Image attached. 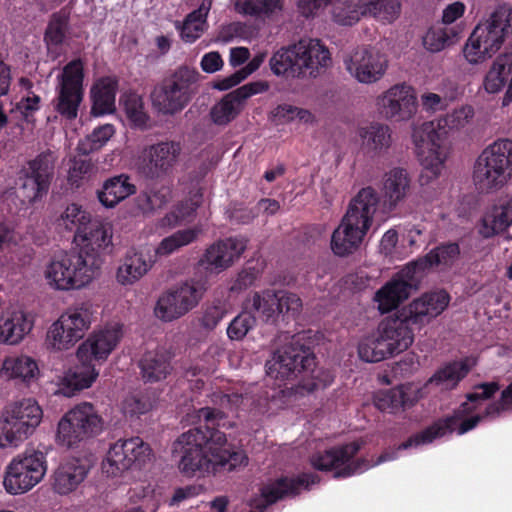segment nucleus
Returning <instances> with one entry per match:
<instances>
[{"mask_svg": "<svg viewBox=\"0 0 512 512\" xmlns=\"http://www.w3.org/2000/svg\"><path fill=\"white\" fill-rule=\"evenodd\" d=\"M43 410L33 398H22L5 405L0 424V448L17 447L40 425Z\"/></svg>", "mask_w": 512, "mask_h": 512, "instance_id": "nucleus-9", "label": "nucleus"}, {"mask_svg": "<svg viewBox=\"0 0 512 512\" xmlns=\"http://www.w3.org/2000/svg\"><path fill=\"white\" fill-rule=\"evenodd\" d=\"M181 147L176 142H160L145 150L142 161L143 174L151 179L166 175L175 164Z\"/></svg>", "mask_w": 512, "mask_h": 512, "instance_id": "nucleus-24", "label": "nucleus"}, {"mask_svg": "<svg viewBox=\"0 0 512 512\" xmlns=\"http://www.w3.org/2000/svg\"><path fill=\"white\" fill-rule=\"evenodd\" d=\"M283 0H235V11L244 16H269L281 11Z\"/></svg>", "mask_w": 512, "mask_h": 512, "instance_id": "nucleus-52", "label": "nucleus"}, {"mask_svg": "<svg viewBox=\"0 0 512 512\" xmlns=\"http://www.w3.org/2000/svg\"><path fill=\"white\" fill-rule=\"evenodd\" d=\"M68 415L82 430L85 429L89 438L97 436L103 430L104 421L91 403L83 402L76 405L68 411Z\"/></svg>", "mask_w": 512, "mask_h": 512, "instance_id": "nucleus-46", "label": "nucleus"}, {"mask_svg": "<svg viewBox=\"0 0 512 512\" xmlns=\"http://www.w3.org/2000/svg\"><path fill=\"white\" fill-rule=\"evenodd\" d=\"M57 439L61 445L73 448L90 438L86 435L85 429L82 430L66 412L58 423Z\"/></svg>", "mask_w": 512, "mask_h": 512, "instance_id": "nucleus-54", "label": "nucleus"}, {"mask_svg": "<svg viewBox=\"0 0 512 512\" xmlns=\"http://www.w3.org/2000/svg\"><path fill=\"white\" fill-rule=\"evenodd\" d=\"M362 441H352L343 445L334 446L323 452H317L310 458L313 468L319 471H333V477L336 479H344L363 473L374 465L381 464L385 461L393 460L395 452L382 453L374 464L366 458H357L355 456L362 448Z\"/></svg>", "mask_w": 512, "mask_h": 512, "instance_id": "nucleus-8", "label": "nucleus"}, {"mask_svg": "<svg viewBox=\"0 0 512 512\" xmlns=\"http://www.w3.org/2000/svg\"><path fill=\"white\" fill-rule=\"evenodd\" d=\"M68 29V18L59 13H54L46 27L44 42L49 55L53 59L59 56V48L64 43Z\"/></svg>", "mask_w": 512, "mask_h": 512, "instance_id": "nucleus-47", "label": "nucleus"}, {"mask_svg": "<svg viewBox=\"0 0 512 512\" xmlns=\"http://www.w3.org/2000/svg\"><path fill=\"white\" fill-rule=\"evenodd\" d=\"M367 16L379 21L392 23L401 13V3L398 0H365Z\"/></svg>", "mask_w": 512, "mask_h": 512, "instance_id": "nucleus-57", "label": "nucleus"}, {"mask_svg": "<svg viewBox=\"0 0 512 512\" xmlns=\"http://www.w3.org/2000/svg\"><path fill=\"white\" fill-rule=\"evenodd\" d=\"M421 397L422 392L419 388L411 384L401 385L375 393L374 405L382 412L394 414L413 407Z\"/></svg>", "mask_w": 512, "mask_h": 512, "instance_id": "nucleus-29", "label": "nucleus"}, {"mask_svg": "<svg viewBox=\"0 0 512 512\" xmlns=\"http://www.w3.org/2000/svg\"><path fill=\"white\" fill-rule=\"evenodd\" d=\"M411 179L404 168L395 167L384 174L383 196L390 209L401 202L410 190Z\"/></svg>", "mask_w": 512, "mask_h": 512, "instance_id": "nucleus-39", "label": "nucleus"}, {"mask_svg": "<svg viewBox=\"0 0 512 512\" xmlns=\"http://www.w3.org/2000/svg\"><path fill=\"white\" fill-rule=\"evenodd\" d=\"M88 467L80 459H69L61 462L53 474L52 487L60 495H67L84 481Z\"/></svg>", "mask_w": 512, "mask_h": 512, "instance_id": "nucleus-33", "label": "nucleus"}, {"mask_svg": "<svg viewBox=\"0 0 512 512\" xmlns=\"http://www.w3.org/2000/svg\"><path fill=\"white\" fill-rule=\"evenodd\" d=\"M136 193V186L126 174L106 179L97 191L99 202L106 208H114L121 201Z\"/></svg>", "mask_w": 512, "mask_h": 512, "instance_id": "nucleus-36", "label": "nucleus"}, {"mask_svg": "<svg viewBox=\"0 0 512 512\" xmlns=\"http://www.w3.org/2000/svg\"><path fill=\"white\" fill-rule=\"evenodd\" d=\"M343 64L358 82L371 84L383 77L388 67V60L376 49L360 48L346 55Z\"/></svg>", "mask_w": 512, "mask_h": 512, "instance_id": "nucleus-21", "label": "nucleus"}, {"mask_svg": "<svg viewBox=\"0 0 512 512\" xmlns=\"http://www.w3.org/2000/svg\"><path fill=\"white\" fill-rule=\"evenodd\" d=\"M211 6L212 0H203L197 9L186 15L183 22H176V29L183 42L192 44L203 35L208 27L207 17Z\"/></svg>", "mask_w": 512, "mask_h": 512, "instance_id": "nucleus-38", "label": "nucleus"}, {"mask_svg": "<svg viewBox=\"0 0 512 512\" xmlns=\"http://www.w3.org/2000/svg\"><path fill=\"white\" fill-rule=\"evenodd\" d=\"M471 370L468 358L451 361L440 367L429 379V383L444 389H455Z\"/></svg>", "mask_w": 512, "mask_h": 512, "instance_id": "nucleus-43", "label": "nucleus"}, {"mask_svg": "<svg viewBox=\"0 0 512 512\" xmlns=\"http://www.w3.org/2000/svg\"><path fill=\"white\" fill-rule=\"evenodd\" d=\"M204 421L197 427L181 434L173 443V453H181L179 470L187 477L230 472L246 464L247 456L227 443L226 434L215 428L222 413L204 407L198 411Z\"/></svg>", "mask_w": 512, "mask_h": 512, "instance_id": "nucleus-1", "label": "nucleus"}, {"mask_svg": "<svg viewBox=\"0 0 512 512\" xmlns=\"http://www.w3.org/2000/svg\"><path fill=\"white\" fill-rule=\"evenodd\" d=\"M59 86L53 101L54 108L63 118L74 120L83 100L84 64L80 58L67 63L58 77Z\"/></svg>", "mask_w": 512, "mask_h": 512, "instance_id": "nucleus-15", "label": "nucleus"}, {"mask_svg": "<svg viewBox=\"0 0 512 512\" xmlns=\"http://www.w3.org/2000/svg\"><path fill=\"white\" fill-rule=\"evenodd\" d=\"M297 48L302 75L316 77L320 69L331 64L330 52L319 39L300 40Z\"/></svg>", "mask_w": 512, "mask_h": 512, "instance_id": "nucleus-32", "label": "nucleus"}, {"mask_svg": "<svg viewBox=\"0 0 512 512\" xmlns=\"http://www.w3.org/2000/svg\"><path fill=\"white\" fill-rule=\"evenodd\" d=\"M250 303L252 310L266 323H274L280 315L294 318L302 306L296 294L271 289L255 292Z\"/></svg>", "mask_w": 512, "mask_h": 512, "instance_id": "nucleus-19", "label": "nucleus"}, {"mask_svg": "<svg viewBox=\"0 0 512 512\" xmlns=\"http://www.w3.org/2000/svg\"><path fill=\"white\" fill-rule=\"evenodd\" d=\"M450 296L446 291L426 293L382 320L378 333L392 355L407 350L414 341V329H420L441 314L448 306Z\"/></svg>", "mask_w": 512, "mask_h": 512, "instance_id": "nucleus-2", "label": "nucleus"}, {"mask_svg": "<svg viewBox=\"0 0 512 512\" xmlns=\"http://www.w3.org/2000/svg\"><path fill=\"white\" fill-rule=\"evenodd\" d=\"M315 366L314 352L295 336L290 343L276 349L265 364L267 375L280 382L292 380L301 372H312Z\"/></svg>", "mask_w": 512, "mask_h": 512, "instance_id": "nucleus-11", "label": "nucleus"}, {"mask_svg": "<svg viewBox=\"0 0 512 512\" xmlns=\"http://www.w3.org/2000/svg\"><path fill=\"white\" fill-rule=\"evenodd\" d=\"M199 72L182 65L156 85L151 93L153 106L164 115L181 112L198 90Z\"/></svg>", "mask_w": 512, "mask_h": 512, "instance_id": "nucleus-7", "label": "nucleus"}, {"mask_svg": "<svg viewBox=\"0 0 512 512\" xmlns=\"http://www.w3.org/2000/svg\"><path fill=\"white\" fill-rule=\"evenodd\" d=\"M380 114L391 121H407L417 111V99L410 86L394 85L377 99Z\"/></svg>", "mask_w": 512, "mask_h": 512, "instance_id": "nucleus-22", "label": "nucleus"}, {"mask_svg": "<svg viewBox=\"0 0 512 512\" xmlns=\"http://www.w3.org/2000/svg\"><path fill=\"white\" fill-rule=\"evenodd\" d=\"M55 157L47 150L27 162L18 177L19 192L24 199L33 203L45 196L54 177Z\"/></svg>", "mask_w": 512, "mask_h": 512, "instance_id": "nucleus-16", "label": "nucleus"}, {"mask_svg": "<svg viewBox=\"0 0 512 512\" xmlns=\"http://www.w3.org/2000/svg\"><path fill=\"white\" fill-rule=\"evenodd\" d=\"M512 72V46L500 54L484 78V89L488 93H497L505 85Z\"/></svg>", "mask_w": 512, "mask_h": 512, "instance_id": "nucleus-44", "label": "nucleus"}, {"mask_svg": "<svg viewBox=\"0 0 512 512\" xmlns=\"http://www.w3.org/2000/svg\"><path fill=\"white\" fill-rule=\"evenodd\" d=\"M171 193L169 186L155 185L149 190L141 192L136 197V207L143 215L151 214L156 209L164 207L170 201Z\"/></svg>", "mask_w": 512, "mask_h": 512, "instance_id": "nucleus-48", "label": "nucleus"}, {"mask_svg": "<svg viewBox=\"0 0 512 512\" xmlns=\"http://www.w3.org/2000/svg\"><path fill=\"white\" fill-rule=\"evenodd\" d=\"M256 325V317L248 311L239 313L229 324L227 336L231 340H242Z\"/></svg>", "mask_w": 512, "mask_h": 512, "instance_id": "nucleus-63", "label": "nucleus"}, {"mask_svg": "<svg viewBox=\"0 0 512 512\" xmlns=\"http://www.w3.org/2000/svg\"><path fill=\"white\" fill-rule=\"evenodd\" d=\"M122 101L124 112L132 126L140 129L146 128L149 115L145 112L142 97L136 93H127Z\"/></svg>", "mask_w": 512, "mask_h": 512, "instance_id": "nucleus-58", "label": "nucleus"}, {"mask_svg": "<svg viewBox=\"0 0 512 512\" xmlns=\"http://www.w3.org/2000/svg\"><path fill=\"white\" fill-rule=\"evenodd\" d=\"M112 236L110 224L92 220L87 225V229L78 235L82 243L79 252L85 254V257L97 256L100 269L103 264V255L110 253L113 249Z\"/></svg>", "mask_w": 512, "mask_h": 512, "instance_id": "nucleus-27", "label": "nucleus"}, {"mask_svg": "<svg viewBox=\"0 0 512 512\" xmlns=\"http://www.w3.org/2000/svg\"><path fill=\"white\" fill-rule=\"evenodd\" d=\"M93 169L94 164L91 159L88 158V154H82L79 157H75L72 160V164L68 172V181L71 186L79 188L82 181L91 176Z\"/></svg>", "mask_w": 512, "mask_h": 512, "instance_id": "nucleus-61", "label": "nucleus"}, {"mask_svg": "<svg viewBox=\"0 0 512 512\" xmlns=\"http://www.w3.org/2000/svg\"><path fill=\"white\" fill-rule=\"evenodd\" d=\"M204 286L199 282H185L163 293L155 307V315L162 321L171 322L190 310L200 301L204 293Z\"/></svg>", "mask_w": 512, "mask_h": 512, "instance_id": "nucleus-18", "label": "nucleus"}, {"mask_svg": "<svg viewBox=\"0 0 512 512\" xmlns=\"http://www.w3.org/2000/svg\"><path fill=\"white\" fill-rule=\"evenodd\" d=\"M20 83L22 87L27 90V93L15 104L12 103L10 109V119L14 125L23 129V124L36 123L35 115L41 109V97L32 91L33 83L27 78H21Z\"/></svg>", "mask_w": 512, "mask_h": 512, "instance_id": "nucleus-35", "label": "nucleus"}, {"mask_svg": "<svg viewBox=\"0 0 512 512\" xmlns=\"http://www.w3.org/2000/svg\"><path fill=\"white\" fill-rule=\"evenodd\" d=\"M171 355L164 349L145 352L139 360L138 367L144 383H157L165 380L172 372Z\"/></svg>", "mask_w": 512, "mask_h": 512, "instance_id": "nucleus-34", "label": "nucleus"}, {"mask_svg": "<svg viewBox=\"0 0 512 512\" xmlns=\"http://www.w3.org/2000/svg\"><path fill=\"white\" fill-rule=\"evenodd\" d=\"M511 33L512 8L501 6L472 31L463 49L466 60L471 64H478L491 58Z\"/></svg>", "mask_w": 512, "mask_h": 512, "instance_id": "nucleus-5", "label": "nucleus"}, {"mask_svg": "<svg viewBox=\"0 0 512 512\" xmlns=\"http://www.w3.org/2000/svg\"><path fill=\"white\" fill-rule=\"evenodd\" d=\"M297 44L282 47L269 60V66L273 74L285 77H301L302 68L299 63Z\"/></svg>", "mask_w": 512, "mask_h": 512, "instance_id": "nucleus-42", "label": "nucleus"}, {"mask_svg": "<svg viewBox=\"0 0 512 512\" xmlns=\"http://www.w3.org/2000/svg\"><path fill=\"white\" fill-rule=\"evenodd\" d=\"M197 237L193 229L179 230L164 238L157 246L155 252L159 256H168L177 249L192 243Z\"/></svg>", "mask_w": 512, "mask_h": 512, "instance_id": "nucleus-60", "label": "nucleus"}, {"mask_svg": "<svg viewBox=\"0 0 512 512\" xmlns=\"http://www.w3.org/2000/svg\"><path fill=\"white\" fill-rule=\"evenodd\" d=\"M358 355L365 362H380L393 356L381 336L371 335L361 339L358 344Z\"/></svg>", "mask_w": 512, "mask_h": 512, "instance_id": "nucleus-53", "label": "nucleus"}, {"mask_svg": "<svg viewBox=\"0 0 512 512\" xmlns=\"http://www.w3.org/2000/svg\"><path fill=\"white\" fill-rule=\"evenodd\" d=\"M365 146L372 151L381 152L391 146V129L388 125L382 123H371L359 131Z\"/></svg>", "mask_w": 512, "mask_h": 512, "instance_id": "nucleus-49", "label": "nucleus"}, {"mask_svg": "<svg viewBox=\"0 0 512 512\" xmlns=\"http://www.w3.org/2000/svg\"><path fill=\"white\" fill-rule=\"evenodd\" d=\"M153 407L151 398L142 393L127 396L122 404V410L126 417L139 418L149 412Z\"/></svg>", "mask_w": 512, "mask_h": 512, "instance_id": "nucleus-62", "label": "nucleus"}, {"mask_svg": "<svg viewBox=\"0 0 512 512\" xmlns=\"http://www.w3.org/2000/svg\"><path fill=\"white\" fill-rule=\"evenodd\" d=\"M475 390L466 395L467 403L470 406L478 407L481 401L488 400L499 390V384L496 382H488L476 385Z\"/></svg>", "mask_w": 512, "mask_h": 512, "instance_id": "nucleus-64", "label": "nucleus"}, {"mask_svg": "<svg viewBox=\"0 0 512 512\" xmlns=\"http://www.w3.org/2000/svg\"><path fill=\"white\" fill-rule=\"evenodd\" d=\"M247 247L244 238L230 237L208 247L199 265L209 270H223L238 259Z\"/></svg>", "mask_w": 512, "mask_h": 512, "instance_id": "nucleus-26", "label": "nucleus"}, {"mask_svg": "<svg viewBox=\"0 0 512 512\" xmlns=\"http://www.w3.org/2000/svg\"><path fill=\"white\" fill-rule=\"evenodd\" d=\"M92 311L89 307L70 308L50 327L47 338L53 348L68 349L82 339L89 329Z\"/></svg>", "mask_w": 512, "mask_h": 512, "instance_id": "nucleus-17", "label": "nucleus"}, {"mask_svg": "<svg viewBox=\"0 0 512 512\" xmlns=\"http://www.w3.org/2000/svg\"><path fill=\"white\" fill-rule=\"evenodd\" d=\"M460 253V246L457 242L440 243L426 255L409 262L403 273L413 278L433 267L451 268L458 261Z\"/></svg>", "mask_w": 512, "mask_h": 512, "instance_id": "nucleus-25", "label": "nucleus"}, {"mask_svg": "<svg viewBox=\"0 0 512 512\" xmlns=\"http://www.w3.org/2000/svg\"><path fill=\"white\" fill-rule=\"evenodd\" d=\"M365 0H345L333 6V20L342 26H352L367 16Z\"/></svg>", "mask_w": 512, "mask_h": 512, "instance_id": "nucleus-50", "label": "nucleus"}, {"mask_svg": "<svg viewBox=\"0 0 512 512\" xmlns=\"http://www.w3.org/2000/svg\"><path fill=\"white\" fill-rule=\"evenodd\" d=\"M122 336L120 327L107 328L91 335L77 350L79 360L104 361L115 349Z\"/></svg>", "mask_w": 512, "mask_h": 512, "instance_id": "nucleus-28", "label": "nucleus"}, {"mask_svg": "<svg viewBox=\"0 0 512 512\" xmlns=\"http://www.w3.org/2000/svg\"><path fill=\"white\" fill-rule=\"evenodd\" d=\"M152 267L150 257L134 250L128 251L117 269L116 279L122 285L139 281Z\"/></svg>", "mask_w": 512, "mask_h": 512, "instance_id": "nucleus-40", "label": "nucleus"}, {"mask_svg": "<svg viewBox=\"0 0 512 512\" xmlns=\"http://www.w3.org/2000/svg\"><path fill=\"white\" fill-rule=\"evenodd\" d=\"M379 200L377 191L371 186L362 188L351 200L331 236V249L336 256L346 257L360 247L372 225Z\"/></svg>", "mask_w": 512, "mask_h": 512, "instance_id": "nucleus-4", "label": "nucleus"}, {"mask_svg": "<svg viewBox=\"0 0 512 512\" xmlns=\"http://www.w3.org/2000/svg\"><path fill=\"white\" fill-rule=\"evenodd\" d=\"M114 133L115 128L112 124L99 126L79 143L77 149L81 154H89L93 151H97L109 141Z\"/></svg>", "mask_w": 512, "mask_h": 512, "instance_id": "nucleus-59", "label": "nucleus"}, {"mask_svg": "<svg viewBox=\"0 0 512 512\" xmlns=\"http://www.w3.org/2000/svg\"><path fill=\"white\" fill-rule=\"evenodd\" d=\"M79 361L80 365L70 369L64 378L65 387L63 388V393L67 396H71L77 391L89 388L99 375L91 360Z\"/></svg>", "mask_w": 512, "mask_h": 512, "instance_id": "nucleus-45", "label": "nucleus"}, {"mask_svg": "<svg viewBox=\"0 0 512 512\" xmlns=\"http://www.w3.org/2000/svg\"><path fill=\"white\" fill-rule=\"evenodd\" d=\"M34 326L33 319L23 310L4 311L0 316V343L19 344Z\"/></svg>", "mask_w": 512, "mask_h": 512, "instance_id": "nucleus-30", "label": "nucleus"}, {"mask_svg": "<svg viewBox=\"0 0 512 512\" xmlns=\"http://www.w3.org/2000/svg\"><path fill=\"white\" fill-rule=\"evenodd\" d=\"M476 410V406H470L464 402L456 409L452 415L440 418L422 431L410 436L406 441L398 446V450H405L411 447H418L432 443L435 439L441 438L446 434H451L457 429L459 435H463L474 429L486 416L475 415L470 418L462 419L465 415Z\"/></svg>", "mask_w": 512, "mask_h": 512, "instance_id": "nucleus-13", "label": "nucleus"}, {"mask_svg": "<svg viewBox=\"0 0 512 512\" xmlns=\"http://www.w3.org/2000/svg\"><path fill=\"white\" fill-rule=\"evenodd\" d=\"M152 456L151 447L140 437L119 439L110 446L102 470L108 476L116 477L133 467L140 469Z\"/></svg>", "mask_w": 512, "mask_h": 512, "instance_id": "nucleus-14", "label": "nucleus"}, {"mask_svg": "<svg viewBox=\"0 0 512 512\" xmlns=\"http://www.w3.org/2000/svg\"><path fill=\"white\" fill-rule=\"evenodd\" d=\"M46 471V455L41 451H26L8 464L3 485L9 494H22L36 486Z\"/></svg>", "mask_w": 512, "mask_h": 512, "instance_id": "nucleus-12", "label": "nucleus"}, {"mask_svg": "<svg viewBox=\"0 0 512 512\" xmlns=\"http://www.w3.org/2000/svg\"><path fill=\"white\" fill-rule=\"evenodd\" d=\"M473 109L463 106L447 113L436 121L425 122L413 134L418 159L423 167L422 184L435 179L441 173L445 158V139L449 130L463 127L473 117Z\"/></svg>", "mask_w": 512, "mask_h": 512, "instance_id": "nucleus-3", "label": "nucleus"}, {"mask_svg": "<svg viewBox=\"0 0 512 512\" xmlns=\"http://www.w3.org/2000/svg\"><path fill=\"white\" fill-rule=\"evenodd\" d=\"M512 177V140L500 139L488 145L476 158L472 178L480 192L501 189Z\"/></svg>", "mask_w": 512, "mask_h": 512, "instance_id": "nucleus-6", "label": "nucleus"}, {"mask_svg": "<svg viewBox=\"0 0 512 512\" xmlns=\"http://www.w3.org/2000/svg\"><path fill=\"white\" fill-rule=\"evenodd\" d=\"M268 89L269 85L266 81H255L229 92L212 107L210 111L212 121L217 125H227L240 114L248 98Z\"/></svg>", "mask_w": 512, "mask_h": 512, "instance_id": "nucleus-23", "label": "nucleus"}, {"mask_svg": "<svg viewBox=\"0 0 512 512\" xmlns=\"http://www.w3.org/2000/svg\"><path fill=\"white\" fill-rule=\"evenodd\" d=\"M38 371L36 362L28 356L6 358L2 365V373L8 378H19L23 381L34 378Z\"/></svg>", "mask_w": 512, "mask_h": 512, "instance_id": "nucleus-51", "label": "nucleus"}, {"mask_svg": "<svg viewBox=\"0 0 512 512\" xmlns=\"http://www.w3.org/2000/svg\"><path fill=\"white\" fill-rule=\"evenodd\" d=\"M320 481L315 473H301L296 477L281 476L263 485L260 489L261 499H254L251 506L259 512H265L268 506L288 497L297 496L301 489H308Z\"/></svg>", "mask_w": 512, "mask_h": 512, "instance_id": "nucleus-20", "label": "nucleus"}, {"mask_svg": "<svg viewBox=\"0 0 512 512\" xmlns=\"http://www.w3.org/2000/svg\"><path fill=\"white\" fill-rule=\"evenodd\" d=\"M512 224V197L505 203L494 206L482 218L479 229L484 238H490L504 232Z\"/></svg>", "mask_w": 512, "mask_h": 512, "instance_id": "nucleus-41", "label": "nucleus"}, {"mask_svg": "<svg viewBox=\"0 0 512 512\" xmlns=\"http://www.w3.org/2000/svg\"><path fill=\"white\" fill-rule=\"evenodd\" d=\"M99 272V260L79 251H70L54 259L46 270L49 283L58 290L81 289Z\"/></svg>", "mask_w": 512, "mask_h": 512, "instance_id": "nucleus-10", "label": "nucleus"}, {"mask_svg": "<svg viewBox=\"0 0 512 512\" xmlns=\"http://www.w3.org/2000/svg\"><path fill=\"white\" fill-rule=\"evenodd\" d=\"M458 36V31L446 26H433L423 37V45L430 52H440L453 44Z\"/></svg>", "mask_w": 512, "mask_h": 512, "instance_id": "nucleus-55", "label": "nucleus"}, {"mask_svg": "<svg viewBox=\"0 0 512 512\" xmlns=\"http://www.w3.org/2000/svg\"><path fill=\"white\" fill-rule=\"evenodd\" d=\"M118 90V80L106 76L98 79L91 88V112L95 116L113 113L116 109L115 98Z\"/></svg>", "mask_w": 512, "mask_h": 512, "instance_id": "nucleus-37", "label": "nucleus"}, {"mask_svg": "<svg viewBox=\"0 0 512 512\" xmlns=\"http://www.w3.org/2000/svg\"><path fill=\"white\" fill-rule=\"evenodd\" d=\"M404 270L405 268L398 278H392L376 292L374 300L378 303L381 313L391 312L409 297L416 275L411 278L403 273Z\"/></svg>", "mask_w": 512, "mask_h": 512, "instance_id": "nucleus-31", "label": "nucleus"}, {"mask_svg": "<svg viewBox=\"0 0 512 512\" xmlns=\"http://www.w3.org/2000/svg\"><path fill=\"white\" fill-rule=\"evenodd\" d=\"M92 221L90 214L83 210L77 204H70L62 213L59 219V225L64 226L67 230L74 232V239H78V235L87 229V225Z\"/></svg>", "mask_w": 512, "mask_h": 512, "instance_id": "nucleus-56", "label": "nucleus"}]
</instances>
